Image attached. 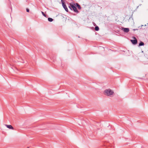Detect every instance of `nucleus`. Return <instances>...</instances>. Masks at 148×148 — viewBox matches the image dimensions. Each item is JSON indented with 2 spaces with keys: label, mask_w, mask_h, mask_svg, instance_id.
I'll use <instances>...</instances> for the list:
<instances>
[{
  "label": "nucleus",
  "mask_w": 148,
  "mask_h": 148,
  "mask_svg": "<svg viewBox=\"0 0 148 148\" xmlns=\"http://www.w3.org/2000/svg\"><path fill=\"white\" fill-rule=\"evenodd\" d=\"M104 94L108 96H110L113 94L114 93V92L113 91H112L110 89H106V90L104 91Z\"/></svg>",
  "instance_id": "f257e3e1"
},
{
  "label": "nucleus",
  "mask_w": 148,
  "mask_h": 148,
  "mask_svg": "<svg viewBox=\"0 0 148 148\" xmlns=\"http://www.w3.org/2000/svg\"><path fill=\"white\" fill-rule=\"evenodd\" d=\"M69 7L71 10H73L74 12L76 13L79 12L78 11L76 7L73 5L70 4V6H69Z\"/></svg>",
  "instance_id": "f03ea898"
},
{
  "label": "nucleus",
  "mask_w": 148,
  "mask_h": 148,
  "mask_svg": "<svg viewBox=\"0 0 148 148\" xmlns=\"http://www.w3.org/2000/svg\"><path fill=\"white\" fill-rule=\"evenodd\" d=\"M61 1L62 4V5L64 9H65L66 11L68 12V10L66 5L65 4L64 2L62 0H61Z\"/></svg>",
  "instance_id": "7ed1b4c3"
},
{
  "label": "nucleus",
  "mask_w": 148,
  "mask_h": 148,
  "mask_svg": "<svg viewBox=\"0 0 148 148\" xmlns=\"http://www.w3.org/2000/svg\"><path fill=\"white\" fill-rule=\"evenodd\" d=\"M121 29L125 33H127L129 31V28H124L122 27L121 28Z\"/></svg>",
  "instance_id": "20e7f679"
},
{
  "label": "nucleus",
  "mask_w": 148,
  "mask_h": 148,
  "mask_svg": "<svg viewBox=\"0 0 148 148\" xmlns=\"http://www.w3.org/2000/svg\"><path fill=\"white\" fill-rule=\"evenodd\" d=\"M131 41L133 44L135 45L137 43V40L136 39L135 40H131Z\"/></svg>",
  "instance_id": "39448f33"
},
{
  "label": "nucleus",
  "mask_w": 148,
  "mask_h": 148,
  "mask_svg": "<svg viewBox=\"0 0 148 148\" xmlns=\"http://www.w3.org/2000/svg\"><path fill=\"white\" fill-rule=\"evenodd\" d=\"M5 125L7 128H8L9 129H12V130L14 129L13 127L11 125Z\"/></svg>",
  "instance_id": "423d86ee"
},
{
  "label": "nucleus",
  "mask_w": 148,
  "mask_h": 148,
  "mask_svg": "<svg viewBox=\"0 0 148 148\" xmlns=\"http://www.w3.org/2000/svg\"><path fill=\"white\" fill-rule=\"evenodd\" d=\"M144 45V43L143 42H140L139 43V46H143Z\"/></svg>",
  "instance_id": "0eeeda50"
},
{
  "label": "nucleus",
  "mask_w": 148,
  "mask_h": 148,
  "mask_svg": "<svg viewBox=\"0 0 148 148\" xmlns=\"http://www.w3.org/2000/svg\"><path fill=\"white\" fill-rule=\"evenodd\" d=\"M76 5L78 8L79 9H81V7L80 6L78 3H76Z\"/></svg>",
  "instance_id": "6e6552de"
},
{
  "label": "nucleus",
  "mask_w": 148,
  "mask_h": 148,
  "mask_svg": "<svg viewBox=\"0 0 148 148\" xmlns=\"http://www.w3.org/2000/svg\"><path fill=\"white\" fill-rule=\"evenodd\" d=\"M48 21L50 22L52 21L53 20V19L50 18H48Z\"/></svg>",
  "instance_id": "1a4fd4ad"
},
{
  "label": "nucleus",
  "mask_w": 148,
  "mask_h": 148,
  "mask_svg": "<svg viewBox=\"0 0 148 148\" xmlns=\"http://www.w3.org/2000/svg\"><path fill=\"white\" fill-rule=\"evenodd\" d=\"M95 30L96 31H98L99 29V27L98 26H96L95 27Z\"/></svg>",
  "instance_id": "9d476101"
},
{
  "label": "nucleus",
  "mask_w": 148,
  "mask_h": 148,
  "mask_svg": "<svg viewBox=\"0 0 148 148\" xmlns=\"http://www.w3.org/2000/svg\"><path fill=\"white\" fill-rule=\"evenodd\" d=\"M41 12L43 16H44L45 17H46V15L44 14L43 12Z\"/></svg>",
  "instance_id": "9b49d317"
},
{
  "label": "nucleus",
  "mask_w": 148,
  "mask_h": 148,
  "mask_svg": "<svg viewBox=\"0 0 148 148\" xmlns=\"http://www.w3.org/2000/svg\"><path fill=\"white\" fill-rule=\"evenodd\" d=\"M26 11L27 12H29V10L27 8L26 9Z\"/></svg>",
  "instance_id": "f8f14e48"
},
{
  "label": "nucleus",
  "mask_w": 148,
  "mask_h": 148,
  "mask_svg": "<svg viewBox=\"0 0 148 148\" xmlns=\"http://www.w3.org/2000/svg\"><path fill=\"white\" fill-rule=\"evenodd\" d=\"M137 30V29H133V30H134V31H135V30Z\"/></svg>",
  "instance_id": "ddd939ff"
},
{
  "label": "nucleus",
  "mask_w": 148,
  "mask_h": 148,
  "mask_svg": "<svg viewBox=\"0 0 148 148\" xmlns=\"http://www.w3.org/2000/svg\"><path fill=\"white\" fill-rule=\"evenodd\" d=\"M27 148H29V147H27Z\"/></svg>",
  "instance_id": "4468645a"
}]
</instances>
